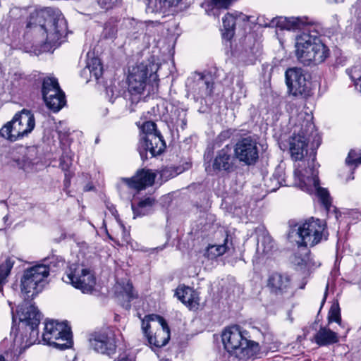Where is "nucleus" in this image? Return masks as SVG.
Returning <instances> with one entry per match:
<instances>
[{
	"label": "nucleus",
	"instance_id": "obj_1",
	"mask_svg": "<svg viewBox=\"0 0 361 361\" xmlns=\"http://www.w3.org/2000/svg\"><path fill=\"white\" fill-rule=\"evenodd\" d=\"M27 27L33 28L41 35V42L47 49L59 46L66 32L63 17L49 8L31 13Z\"/></svg>",
	"mask_w": 361,
	"mask_h": 361
},
{
	"label": "nucleus",
	"instance_id": "obj_2",
	"mask_svg": "<svg viewBox=\"0 0 361 361\" xmlns=\"http://www.w3.org/2000/svg\"><path fill=\"white\" fill-rule=\"evenodd\" d=\"M17 314L19 321L26 326L25 335L16 334L13 338L11 353L14 357H18L25 349L38 340L37 326L42 315L35 305H28L27 302H24L18 307Z\"/></svg>",
	"mask_w": 361,
	"mask_h": 361
},
{
	"label": "nucleus",
	"instance_id": "obj_3",
	"mask_svg": "<svg viewBox=\"0 0 361 361\" xmlns=\"http://www.w3.org/2000/svg\"><path fill=\"white\" fill-rule=\"evenodd\" d=\"M298 121H302V123L295 124L294 134L289 140V152L293 160L300 161L295 165V171L298 165L305 163L303 173H305V170L309 169L308 161L311 164L313 156H314V160L316 159L315 154L313 152L310 154L308 159H302L307 154L308 135L313 130L314 125L312 122V116L305 113H300L298 115Z\"/></svg>",
	"mask_w": 361,
	"mask_h": 361
},
{
	"label": "nucleus",
	"instance_id": "obj_4",
	"mask_svg": "<svg viewBox=\"0 0 361 361\" xmlns=\"http://www.w3.org/2000/svg\"><path fill=\"white\" fill-rule=\"evenodd\" d=\"M159 65L148 61L133 66L128 76V92L131 94L132 102H137L147 85L152 87L153 91L158 86L157 72Z\"/></svg>",
	"mask_w": 361,
	"mask_h": 361
},
{
	"label": "nucleus",
	"instance_id": "obj_5",
	"mask_svg": "<svg viewBox=\"0 0 361 361\" xmlns=\"http://www.w3.org/2000/svg\"><path fill=\"white\" fill-rule=\"evenodd\" d=\"M295 54L305 66L320 63L329 56V49L315 35L302 32L295 37Z\"/></svg>",
	"mask_w": 361,
	"mask_h": 361
},
{
	"label": "nucleus",
	"instance_id": "obj_6",
	"mask_svg": "<svg viewBox=\"0 0 361 361\" xmlns=\"http://www.w3.org/2000/svg\"><path fill=\"white\" fill-rule=\"evenodd\" d=\"M309 169H305V173H303V166L305 163L298 166L294 171L295 184L303 191L312 194L316 193L320 199L322 203L326 210H329L331 205L329 192L319 186V180L318 178V166L314 163V156L311 159V164L308 161Z\"/></svg>",
	"mask_w": 361,
	"mask_h": 361
},
{
	"label": "nucleus",
	"instance_id": "obj_7",
	"mask_svg": "<svg viewBox=\"0 0 361 361\" xmlns=\"http://www.w3.org/2000/svg\"><path fill=\"white\" fill-rule=\"evenodd\" d=\"M221 337L228 353L239 359L249 358L253 355V348L257 346L255 342L246 338L238 326L226 329Z\"/></svg>",
	"mask_w": 361,
	"mask_h": 361
},
{
	"label": "nucleus",
	"instance_id": "obj_8",
	"mask_svg": "<svg viewBox=\"0 0 361 361\" xmlns=\"http://www.w3.org/2000/svg\"><path fill=\"white\" fill-rule=\"evenodd\" d=\"M35 126L33 114L29 110L23 109L15 114L13 119L7 122L0 130V135L11 142L27 136Z\"/></svg>",
	"mask_w": 361,
	"mask_h": 361
},
{
	"label": "nucleus",
	"instance_id": "obj_9",
	"mask_svg": "<svg viewBox=\"0 0 361 361\" xmlns=\"http://www.w3.org/2000/svg\"><path fill=\"white\" fill-rule=\"evenodd\" d=\"M42 341L44 344L59 350L69 348L73 343L71 328L66 322L48 321L44 325Z\"/></svg>",
	"mask_w": 361,
	"mask_h": 361
},
{
	"label": "nucleus",
	"instance_id": "obj_10",
	"mask_svg": "<svg viewBox=\"0 0 361 361\" xmlns=\"http://www.w3.org/2000/svg\"><path fill=\"white\" fill-rule=\"evenodd\" d=\"M142 329L151 345L161 348L170 339V330L165 319L156 314L146 316L142 321Z\"/></svg>",
	"mask_w": 361,
	"mask_h": 361
},
{
	"label": "nucleus",
	"instance_id": "obj_11",
	"mask_svg": "<svg viewBox=\"0 0 361 361\" xmlns=\"http://www.w3.org/2000/svg\"><path fill=\"white\" fill-rule=\"evenodd\" d=\"M49 271L50 264H39L25 270L20 286L25 300L33 298L42 290L44 281Z\"/></svg>",
	"mask_w": 361,
	"mask_h": 361
},
{
	"label": "nucleus",
	"instance_id": "obj_12",
	"mask_svg": "<svg viewBox=\"0 0 361 361\" xmlns=\"http://www.w3.org/2000/svg\"><path fill=\"white\" fill-rule=\"evenodd\" d=\"M63 280L80 289L83 293H91L96 284L95 278L91 271L80 264H70Z\"/></svg>",
	"mask_w": 361,
	"mask_h": 361
},
{
	"label": "nucleus",
	"instance_id": "obj_13",
	"mask_svg": "<svg viewBox=\"0 0 361 361\" xmlns=\"http://www.w3.org/2000/svg\"><path fill=\"white\" fill-rule=\"evenodd\" d=\"M325 224L317 219L313 218L306 221L300 225L296 234L299 240L297 243L300 246H314L321 241L325 236Z\"/></svg>",
	"mask_w": 361,
	"mask_h": 361
},
{
	"label": "nucleus",
	"instance_id": "obj_14",
	"mask_svg": "<svg viewBox=\"0 0 361 361\" xmlns=\"http://www.w3.org/2000/svg\"><path fill=\"white\" fill-rule=\"evenodd\" d=\"M233 151L235 157L246 165L255 164L259 158L257 143L251 137H245L238 140Z\"/></svg>",
	"mask_w": 361,
	"mask_h": 361
},
{
	"label": "nucleus",
	"instance_id": "obj_15",
	"mask_svg": "<svg viewBox=\"0 0 361 361\" xmlns=\"http://www.w3.org/2000/svg\"><path fill=\"white\" fill-rule=\"evenodd\" d=\"M286 83L288 92L293 96H305L309 86L303 71L300 68H288L285 73Z\"/></svg>",
	"mask_w": 361,
	"mask_h": 361
},
{
	"label": "nucleus",
	"instance_id": "obj_16",
	"mask_svg": "<svg viewBox=\"0 0 361 361\" xmlns=\"http://www.w3.org/2000/svg\"><path fill=\"white\" fill-rule=\"evenodd\" d=\"M89 343L92 349L102 354L110 355L116 351L115 337L111 331L105 330L91 334Z\"/></svg>",
	"mask_w": 361,
	"mask_h": 361
},
{
	"label": "nucleus",
	"instance_id": "obj_17",
	"mask_svg": "<svg viewBox=\"0 0 361 361\" xmlns=\"http://www.w3.org/2000/svg\"><path fill=\"white\" fill-rule=\"evenodd\" d=\"M155 179V174L149 170L141 169L132 178H123L122 180L129 188L137 190L145 189L147 186L152 185Z\"/></svg>",
	"mask_w": 361,
	"mask_h": 361
},
{
	"label": "nucleus",
	"instance_id": "obj_18",
	"mask_svg": "<svg viewBox=\"0 0 361 361\" xmlns=\"http://www.w3.org/2000/svg\"><path fill=\"white\" fill-rule=\"evenodd\" d=\"M233 166V157H232V147L226 145L216 152L212 162V169L216 171H230Z\"/></svg>",
	"mask_w": 361,
	"mask_h": 361
},
{
	"label": "nucleus",
	"instance_id": "obj_19",
	"mask_svg": "<svg viewBox=\"0 0 361 361\" xmlns=\"http://www.w3.org/2000/svg\"><path fill=\"white\" fill-rule=\"evenodd\" d=\"M141 146L146 152H149L152 156L154 157L164 150L166 144L161 133L150 134L142 137Z\"/></svg>",
	"mask_w": 361,
	"mask_h": 361
},
{
	"label": "nucleus",
	"instance_id": "obj_20",
	"mask_svg": "<svg viewBox=\"0 0 361 361\" xmlns=\"http://www.w3.org/2000/svg\"><path fill=\"white\" fill-rule=\"evenodd\" d=\"M267 286L276 294H282L290 288V280L288 275L274 273L269 276Z\"/></svg>",
	"mask_w": 361,
	"mask_h": 361
},
{
	"label": "nucleus",
	"instance_id": "obj_21",
	"mask_svg": "<svg viewBox=\"0 0 361 361\" xmlns=\"http://www.w3.org/2000/svg\"><path fill=\"white\" fill-rule=\"evenodd\" d=\"M272 23L281 30H288L303 29L308 24L306 19L296 17H279L273 20Z\"/></svg>",
	"mask_w": 361,
	"mask_h": 361
},
{
	"label": "nucleus",
	"instance_id": "obj_22",
	"mask_svg": "<svg viewBox=\"0 0 361 361\" xmlns=\"http://www.w3.org/2000/svg\"><path fill=\"white\" fill-rule=\"evenodd\" d=\"M175 295L183 304L190 309L197 307L199 304L197 294L190 287L178 286L176 288Z\"/></svg>",
	"mask_w": 361,
	"mask_h": 361
},
{
	"label": "nucleus",
	"instance_id": "obj_23",
	"mask_svg": "<svg viewBox=\"0 0 361 361\" xmlns=\"http://www.w3.org/2000/svg\"><path fill=\"white\" fill-rule=\"evenodd\" d=\"M314 341L319 345H328L338 341V337L336 332L327 328H320L314 335Z\"/></svg>",
	"mask_w": 361,
	"mask_h": 361
},
{
	"label": "nucleus",
	"instance_id": "obj_24",
	"mask_svg": "<svg viewBox=\"0 0 361 361\" xmlns=\"http://www.w3.org/2000/svg\"><path fill=\"white\" fill-rule=\"evenodd\" d=\"M121 286L122 290L118 295V298L121 305L126 310H129L131 307L130 301L137 297V294L133 290V286L129 282L123 283Z\"/></svg>",
	"mask_w": 361,
	"mask_h": 361
},
{
	"label": "nucleus",
	"instance_id": "obj_25",
	"mask_svg": "<svg viewBox=\"0 0 361 361\" xmlns=\"http://www.w3.org/2000/svg\"><path fill=\"white\" fill-rule=\"evenodd\" d=\"M309 250L307 247L298 245V248L290 257L291 263L299 269H302L310 259Z\"/></svg>",
	"mask_w": 361,
	"mask_h": 361
},
{
	"label": "nucleus",
	"instance_id": "obj_26",
	"mask_svg": "<svg viewBox=\"0 0 361 361\" xmlns=\"http://www.w3.org/2000/svg\"><path fill=\"white\" fill-rule=\"evenodd\" d=\"M233 13H227L222 18L223 30L222 37L224 39L230 40L234 35V28L236 25Z\"/></svg>",
	"mask_w": 361,
	"mask_h": 361
},
{
	"label": "nucleus",
	"instance_id": "obj_27",
	"mask_svg": "<svg viewBox=\"0 0 361 361\" xmlns=\"http://www.w3.org/2000/svg\"><path fill=\"white\" fill-rule=\"evenodd\" d=\"M180 0H148L147 9L150 12H163L173 6H176Z\"/></svg>",
	"mask_w": 361,
	"mask_h": 361
},
{
	"label": "nucleus",
	"instance_id": "obj_28",
	"mask_svg": "<svg viewBox=\"0 0 361 361\" xmlns=\"http://www.w3.org/2000/svg\"><path fill=\"white\" fill-rule=\"evenodd\" d=\"M227 242L228 236L224 239L223 244L209 245L207 247L204 255L211 259H214L223 255L228 250Z\"/></svg>",
	"mask_w": 361,
	"mask_h": 361
},
{
	"label": "nucleus",
	"instance_id": "obj_29",
	"mask_svg": "<svg viewBox=\"0 0 361 361\" xmlns=\"http://www.w3.org/2000/svg\"><path fill=\"white\" fill-rule=\"evenodd\" d=\"M275 247V243L269 234H263L258 240L257 251L264 255L270 254Z\"/></svg>",
	"mask_w": 361,
	"mask_h": 361
},
{
	"label": "nucleus",
	"instance_id": "obj_30",
	"mask_svg": "<svg viewBox=\"0 0 361 361\" xmlns=\"http://www.w3.org/2000/svg\"><path fill=\"white\" fill-rule=\"evenodd\" d=\"M154 200L152 198H146L139 202L137 206L132 204V209L136 216H144L148 214L152 207Z\"/></svg>",
	"mask_w": 361,
	"mask_h": 361
},
{
	"label": "nucleus",
	"instance_id": "obj_31",
	"mask_svg": "<svg viewBox=\"0 0 361 361\" xmlns=\"http://www.w3.org/2000/svg\"><path fill=\"white\" fill-rule=\"evenodd\" d=\"M86 68L88 69L91 75L96 79L100 78L102 74V67L100 60L98 58H88L87 61Z\"/></svg>",
	"mask_w": 361,
	"mask_h": 361
},
{
	"label": "nucleus",
	"instance_id": "obj_32",
	"mask_svg": "<svg viewBox=\"0 0 361 361\" xmlns=\"http://www.w3.org/2000/svg\"><path fill=\"white\" fill-rule=\"evenodd\" d=\"M199 78L197 81V85L199 87L198 92L200 97L210 95L212 92L213 83H211L205 79L202 75H198Z\"/></svg>",
	"mask_w": 361,
	"mask_h": 361
},
{
	"label": "nucleus",
	"instance_id": "obj_33",
	"mask_svg": "<svg viewBox=\"0 0 361 361\" xmlns=\"http://www.w3.org/2000/svg\"><path fill=\"white\" fill-rule=\"evenodd\" d=\"M47 107L53 111H59L65 104V95L64 94H59L55 97H52L49 100L44 101Z\"/></svg>",
	"mask_w": 361,
	"mask_h": 361
},
{
	"label": "nucleus",
	"instance_id": "obj_34",
	"mask_svg": "<svg viewBox=\"0 0 361 361\" xmlns=\"http://www.w3.org/2000/svg\"><path fill=\"white\" fill-rule=\"evenodd\" d=\"M31 156V150H29L28 153L22 157V159H18L15 161L17 166L25 171H32L34 169L35 162L32 160Z\"/></svg>",
	"mask_w": 361,
	"mask_h": 361
},
{
	"label": "nucleus",
	"instance_id": "obj_35",
	"mask_svg": "<svg viewBox=\"0 0 361 361\" xmlns=\"http://www.w3.org/2000/svg\"><path fill=\"white\" fill-rule=\"evenodd\" d=\"M14 264V261L11 258H7L4 263L0 265V290H2L4 280L10 274V271Z\"/></svg>",
	"mask_w": 361,
	"mask_h": 361
},
{
	"label": "nucleus",
	"instance_id": "obj_36",
	"mask_svg": "<svg viewBox=\"0 0 361 361\" xmlns=\"http://www.w3.org/2000/svg\"><path fill=\"white\" fill-rule=\"evenodd\" d=\"M48 85H51V82L50 80H47L45 82V85L44 87H42V95L44 100H49L52 97H55L56 96H59V94H64L61 90L60 89L59 86L58 87L49 90Z\"/></svg>",
	"mask_w": 361,
	"mask_h": 361
},
{
	"label": "nucleus",
	"instance_id": "obj_37",
	"mask_svg": "<svg viewBox=\"0 0 361 361\" xmlns=\"http://www.w3.org/2000/svg\"><path fill=\"white\" fill-rule=\"evenodd\" d=\"M264 185L268 192L276 191L281 185V181L276 174L264 180Z\"/></svg>",
	"mask_w": 361,
	"mask_h": 361
},
{
	"label": "nucleus",
	"instance_id": "obj_38",
	"mask_svg": "<svg viewBox=\"0 0 361 361\" xmlns=\"http://www.w3.org/2000/svg\"><path fill=\"white\" fill-rule=\"evenodd\" d=\"M180 172V171H178L177 169L172 166L165 167L161 170L160 176L163 180L166 181L170 178L176 176Z\"/></svg>",
	"mask_w": 361,
	"mask_h": 361
},
{
	"label": "nucleus",
	"instance_id": "obj_39",
	"mask_svg": "<svg viewBox=\"0 0 361 361\" xmlns=\"http://www.w3.org/2000/svg\"><path fill=\"white\" fill-rule=\"evenodd\" d=\"M142 131L143 134L145 135L143 137L148 136L150 134H159L160 133L157 130V126L155 123L152 121H146L145 122L142 127H141Z\"/></svg>",
	"mask_w": 361,
	"mask_h": 361
},
{
	"label": "nucleus",
	"instance_id": "obj_40",
	"mask_svg": "<svg viewBox=\"0 0 361 361\" xmlns=\"http://www.w3.org/2000/svg\"><path fill=\"white\" fill-rule=\"evenodd\" d=\"M348 164H361V153L355 150H350L345 160Z\"/></svg>",
	"mask_w": 361,
	"mask_h": 361
},
{
	"label": "nucleus",
	"instance_id": "obj_41",
	"mask_svg": "<svg viewBox=\"0 0 361 361\" xmlns=\"http://www.w3.org/2000/svg\"><path fill=\"white\" fill-rule=\"evenodd\" d=\"M329 319L338 324L341 322L340 309L338 304L333 305L329 312Z\"/></svg>",
	"mask_w": 361,
	"mask_h": 361
},
{
	"label": "nucleus",
	"instance_id": "obj_42",
	"mask_svg": "<svg viewBox=\"0 0 361 361\" xmlns=\"http://www.w3.org/2000/svg\"><path fill=\"white\" fill-rule=\"evenodd\" d=\"M72 164V157L68 154H63L60 159V166L63 171H67L69 170Z\"/></svg>",
	"mask_w": 361,
	"mask_h": 361
},
{
	"label": "nucleus",
	"instance_id": "obj_43",
	"mask_svg": "<svg viewBox=\"0 0 361 361\" xmlns=\"http://www.w3.org/2000/svg\"><path fill=\"white\" fill-rule=\"evenodd\" d=\"M233 13L235 15V20L236 23V25L243 27L245 25V24L250 20V16H248L245 14H243L242 13H238V12L235 11Z\"/></svg>",
	"mask_w": 361,
	"mask_h": 361
},
{
	"label": "nucleus",
	"instance_id": "obj_44",
	"mask_svg": "<svg viewBox=\"0 0 361 361\" xmlns=\"http://www.w3.org/2000/svg\"><path fill=\"white\" fill-rule=\"evenodd\" d=\"M117 29L111 25H106L104 30V35L106 38L114 39L116 37Z\"/></svg>",
	"mask_w": 361,
	"mask_h": 361
},
{
	"label": "nucleus",
	"instance_id": "obj_45",
	"mask_svg": "<svg viewBox=\"0 0 361 361\" xmlns=\"http://www.w3.org/2000/svg\"><path fill=\"white\" fill-rule=\"evenodd\" d=\"M116 2L117 0H98V3L101 7L106 10L111 8Z\"/></svg>",
	"mask_w": 361,
	"mask_h": 361
},
{
	"label": "nucleus",
	"instance_id": "obj_46",
	"mask_svg": "<svg viewBox=\"0 0 361 361\" xmlns=\"http://www.w3.org/2000/svg\"><path fill=\"white\" fill-rule=\"evenodd\" d=\"M233 0H212L214 4L219 8H227Z\"/></svg>",
	"mask_w": 361,
	"mask_h": 361
},
{
	"label": "nucleus",
	"instance_id": "obj_47",
	"mask_svg": "<svg viewBox=\"0 0 361 361\" xmlns=\"http://www.w3.org/2000/svg\"><path fill=\"white\" fill-rule=\"evenodd\" d=\"M47 80H50L51 82V85H48V89L49 90H51V89H54V88H56V87H58L59 85V83H58V81L55 78H53V77H47L46 78L44 79L43 80V84H42V87L44 86L45 85V82L47 81Z\"/></svg>",
	"mask_w": 361,
	"mask_h": 361
},
{
	"label": "nucleus",
	"instance_id": "obj_48",
	"mask_svg": "<svg viewBox=\"0 0 361 361\" xmlns=\"http://www.w3.org/2000/svg\"><path fill=\"white\" fill-rule=\"evenodd\" d=\"M8 30V25L6 21L0 23V34H4Z\"/></svg>",
	"mask_w": 361,
	"mask_h": 361
},
{
	"label": "nucleus",
	"instance_id": "obj_49",
	"mask_svg": "<svg viewBox=\"0 0 361 361\" xmlns=\"http://www.w3.org/2000/svg\"><path fill=\"white\" fill-rule=\"evenodd\" d=\"M327 292H328V286H326V290H325V293H324V298L322 300V305H323L326 300V295H327Z\"/></svg>",
	"mask_w": 361,
	"mask_h": 361
},
{
	"label": "nucleus",
	"instance_id": "obj_50",
	"mask_svg": "<svg viewBox=\"0 0 361 361\" xmlns=\"http://www.w3.org/2000/svg\"><path fill=\"white\" fill-rule=\"evenodd\" d=\"M118 361H133V360L128 357H122V358H120Z\"/></svg>",
	"mask_w": 361,
	"mask_h": 361
},
{
	"label": "nucleus",
	"instance_id": "obj_51",
	"mask_svg": "<svg viewBox=\"0 0 361 361\" xmlns=\"http://www.w3.org/2000/svg\"><path fill=\"white\" fill-rule=\"evenodd\" d=\"M357 35L361 38V24L359 25L357 28Z\"/></svg>",
	"mask_w": 361,
	"mask_h": 361
},
{
	"label": "nucleus",
	"instance_id": "obj_52",
	"mask_svg": "<svg viewBox=\"0 0 361 361\" xmlns=\"http://www.w3.org/2000/svg\"><path fill=\"white\" fill-rule=\"evenodd\" d=\"M0 361H6L5 358L2 355H0Z\"/></svg>",
	"mask_w": 361,
	"mask_h": 361
},
{
	"label": "nucleus",
	"instance_id": "obj_53",
	"mask_svg": "<svg viewBox=\"0 0 361 361\" xmlns=\"http://www.w3.org/2000/svg\"><path fill=\"white\" fill-rule=\"evenodd\" d=\"M7 219H8V216H5L4 217V220L6 221H7Z\"/></svg>",
	"mask_w": 361,
	"mask_h": 361
},
{
	"label": "nucleus",
	"instance_id": "obj_54",
	"mask_svg": "<svg viewBox=\"0 0 361 361\" xmlns=\"http://www.w3.org/2000/svg\"><path fill=\"white\" fill-rule=\"evenodd\" d=\"M153 25V23H149L147 24V26H150V25Z\"/></svg>",
	"mask_w": 361,
	"mask_h": 361
}]
</instances>
